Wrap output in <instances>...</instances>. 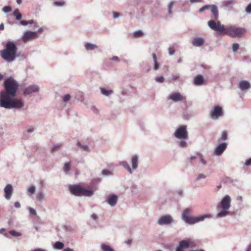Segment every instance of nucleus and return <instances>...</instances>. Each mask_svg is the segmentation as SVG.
Returning a JSON list of instances; mask_svg holds the SVG:
<instances>
[{
	"label": "nucleus",
	"mask_w": 251,
	"mask_h": 251,
	"mask_svg": "<svg viewBox=\"0 0 251 251\" xmlns=\"http://www.w3.org/2000/svg\"><path fill=\"white\" fill-rule=\"evenodd\" d=\"M4 90L1 92L0 99L12 96L15 97L16 92L18 89L19 85L18 82L12 77L6 79L4 82Z\"/></svg>",
	"instance_id": "nucleus-1"
},
{
	"label": "nucleus",
	"mask_w": 251,
	"mask_h": 251,
	"mask_svg": "<svg viewBox=\"0 0 251 251\" xmlns=\"http://www.w3.org/2000/svg\"><path fill=\"white\" fill-rule=\"evenodd\" d=\"M17 48L13 42H8L5 46V49L0 51V55L2 59L7 62L13 61L17 54Z\"/></svg>",
	"instance_id": "nucleus-2"
},
{
	"label": "nucleus",
	"mask_w": 251,
	"mask_h": 251,
	"mask_svg": "<svg viewBox=\"0 0 251 251\" xmlns=\"http://www.w3.org/2000/svg\"><path fill=\"white\" fill-rule=\"evenodd\" d=\"M14 97L6 96L2 99H0V106L5 108H21L23 102L21 100L12 99Z\"/></svg>",
	"instance_id": "nucleus-3"
},
{
	"label": "nucleus",
	"mask_w": 251,
	"mask_h": 251,
	"mask_svg": "<svg viewBox=\"0 0 251 251\" xmlns=\"http://www.w3.org/2000/svg\"><path fill=\"white\" fill-rule=\"evenodd\" d=\"M69 190L72 194L75 196L90 197L93 194V191L91 189H86L82 187L80 184L70 185Z\"/></svg>",
	"instance_id": "nucleus-4"
},
{
	"label": "nucleus",
	"mask_w": 251,
	"mask_h": 251,
	"mask_svg": "<svg viewBox=\"0 0 251 251\" xmlns=\"http://www.w3.org/2000/svg\"><path fill=\"white\" fill-rule=\"evenodd\" d=\"M246 32L245 28L237 27L235 25H231L226 28L224 33L229 36L234 37H241Z\"/></svg>",
	"instance_id": "nucleus-5"
},
{
	"label": "nucleus",
	"mask_w": 251,
	"mask_h": 251,
	"mask_svg": "<svg viewBox=\"0 0 251 251\" xmlns=\"http://www.w3.org/2000/svg\"><path fill=\"white\" fill-rule=\"evenodd\" d=\"M191 212V209L190 208L186 209L182 213L183 220L189 224H194L200 221H203L205 218H209L211 215L205 214L197 217H189V215Z\"/></svg>",
	"instance_id": "nucleus-6"
},
{
	"label": "nucleus",
	"mask_w": 251,
	"mask_h": 251,
	"mask_svg": "<svg viewBox=\"0 0 251 251\" xmlns=\"http://www.w3.org/2000/svg\"><path fill=\"white\" fill-rule=\"evenodd\" d=\"M208 25L211 29L220 33H224L226 28L224 25L221 24L220 21L210 20L208 22Z\"/></svg>",
	"instance_id": "nucleus-7"
},
{
	"label": "nucleus",
	"mask_w": 251,
	"mask_h": 251,
	"mask_svg": "<svg viewBox=\"0 0 251 251\" xmlns=\"http://www.w3.org/2000/svg\"><path fill=\"white\" fill-rule=\"evenodd\" d=\"M174 136L178 139H186L188 138L186 126L185 125L179 126L174 133Z\"/></svg>",
	"instance_id": "nucleus-8"
},
{
	"label": "nucleus",
	"mask_w": 251,
	"mask_h": 251,
	"mask_svg": "<svg viewBox=\"0 0 251 251\" xmlns=\"http://www.w3.org/2000/svg\"><path fill=\"white\" fill-rule=\"evenodd\" d=\"M206 9H210L211 12L212 13L211 18L213 20H217L219 17L218 10L217 6L215 5H206L203 7L199 10V12L201 13L203 12L204 10Z\"/></svg>",
	"instance_id": "nucleus-9"
},
{
	"label": "nucleus",
	"mask_w": 251,
	"mask_h": 251,
	"mask_svg": "<svg viewBox=\"0 0 251 251\" xmlns=\"http://www.w3.org/2000/svg\"><path fill=\"white\" fill-rule=\"evenodd\" d=\"M223 114L222 108L218 105H214L210 112L211 118L213 120L218 119Z\"/></svg>",
	"instance_id": "nucleus-10"
},
{
	"label": "nucleus",
	"mask_w": 251,
	"mask_h": 251,
	"mask_svg": "<svg viewBox=\"0 0 251 251\" xmlns=\"http://www.w3.org/2000/svg\"><path fill=\"white\" fill-rule=\"evenodd\" d=\"M194 246V243L190 240H183L179 242V246L176 248V251H183V249Z\"/></svg>",
	"instance_id": "nucleus-11"
},
{
	"label": "nucleus",
	"mask_w": 251,
	"mask_h": 251,
	"mask_svg": "<svg viewBox=\"0 0 251 251\" xmlns=\"http://www.w3.org/2000/svg\"><path fill=\"white\" fill-rule=\"evenodd\" d=\"M38 37L39 35L37 34V32L27 31L24 33L22 39L24 43H26L29 41L36 39Z\"/></svg>",
	"instance_id": "nucleus-12"
},
{
	"label": "nucleus",
	"mask_w": 251,
	"mask_h": 251,
	"mask_svg": "<svg viewBox=\"0 0 251 251\" xmlns=\"http://www.w3.org/2000/svg\"><path fill=\"white\" fill-rule=\"evenodd\" d=\"M231 199L230 197L226 195L222 200L220 202L221 208L223 210H227L230 206Z\"/></svg>",
	"instance_id": "nucleus-13"
},
{
	"label": "nucleus",
	"mask_w": 251,
	"mask_h": 251,
	"mask_svg": "<svg viewBox=\"0 0 251 251\" xmlns=\"http://www.w3.org/2000/svg\"><path fill=\"white\" fill-rule=\"evenodd\" d=\"M169 99L172 100L173 101L176 102L181 100H185L186 98L185 97L182 96L178 92H174L170 95L169 97Z\"/></svg>",
	"instance_id": "nucleus-14"
},
{
	"label": "nucleus",
	"mask_w": 251,
	"mask_h": 251,
	"mask_svg": "<svg viewBox=\"0 0 251 251\" xmlns=\"http://www.w3.org/2000/svg\"><path fill=\"white\" fill-rule=\"evenodd\" d=\"M39 90V87L35 85H31L27 87L24 91V95H28L34 92H37Z\"/></svg>",
	"instance_id": "nucleus-15"
},
{
	"label": "nucleus",
	"mask_w": 251,
	"mask_h": 251,
	"mask_svg": "<svg viewBox=\"0 0 251 251\" xmlns=\"http://www.w3.org/2000/svg\"><path fill=\"white\" fill-rule=\"evenodd\" d=\"M4 191L5 193V198L7 200H9L12 195L13 191V188L12 186L8 184H7L4 189Z\"/></svg>",
	"instance_id": "nucleus-16"
},
{
	"label": "nucleus",
	"mask_w": 251,
	"mask_h": 251,
	"mask_svg": "<svg viewBox=\"0 0 251 251\" xmlns=\"http://www.w3.org/2000/svg\"><path fill=\"white\" fill-rule=\"evenodd\" d=\"M227 147V144L223 143L218 146L214 151V153L217 155H221Z\"/></svg>",
	"instance_id": "nucleus-17"
},
{
	"label": "nucleus",
	"mask_w": 251,
	"mask_h": 251,
	"mask_svg": "<svg viewBox=\"0 0 251 251\" xmlns=\"http://www.w3.org/2000/svg\"><path fill=\"white\" fill-rule=\"evenodd\" d=\"M172 221V217L169 215H165L161 217L158 220V223L160 225L169 224Z\"/></svg>",
	"instance_id": "nucleus-18"
},
{
	"label": "nucleus",
	"mask_w": 251,
	"mask_h": 251,
	"mask_svg": "<svg viewBox=\"0 0 251 251\" xmlns=\"http://www.w3.org/2000/svg\"><path fill=\"white\" fill-rule=\"evenodd\" d=\"M204 42V40L201 38H194L192 40V44L196 47L202 46Z\"/></svg>",
	"instance_id": "nucleus-19"
},
{
	"label": "nucleus",
	"mask_w": 251,
	"mask_h": 251,
	"mask_svg": "<svg viewBox=\"0 0 251 251\" xmlns=\"http://www.w3.org/2000/svg\"><path fill=\"white\" fill-rule=\"evenodd\" d=\"M203 82V77L201 75H197L194 79V83L196 85H201Z\"/></svg>",
	"instance_id": "nucleus-20"
},
{
	"label": "nucleus",
	"mask_w": 251,
	"mask_h": 251,
	"mask_svg": "<svg viewBox=\"0 0 251 251\" xmlns=\"http://www.w3.org/2000/svg\"><path fill=\"white\" fill-rule=\"evenodd\" d=\"M239 86L242 90H245L250 88L251 85L248 81L243 80L240 82Z\"/></svg>",
	"instance_id": "nucleus-21"
},
{
	"label": "nucleus",
	"mask_w": 251,
	"mask_h": 251,
	"mask_svg": "<svg viewBox=\"0 0 251 251\" xmlns=\"http://www.w3.org/2000/svg\"><path fill=\"white\" fill-rule=\"evenodd\" d=\"M118 200V197L115 195L110 196L107 200L108 203L111 206L115 205Z\"/></svg>",
	"instance_id": "nucleus-22"
},
{
	"label": "nucleus",
	"mask_w": 251,
	"mask_h": 251,
	"mask_svg": "<svg viewBox=\"0 0 251 251\" xmlns=\"http://www.w3.org/2000/svg\"><path fill=\"white\" fill-rule=\"evenodd\" d=\"M132 167L133 169L137 168L138 166V157L137 155H134L131 158Z\"/></svg>",
	"instance_id": "nucleus-23"
},
{
	"label": "nucleus",
	"mask_w": 251,
	"mask_h": 251,
	"mask_svg": "<svg viewBox=\"0 0 251 251\" xmlns=\"http://www.w3.org/2000/svg\"><path fill=\"white\" fill-rule=\"evenodd\" d=\"M13 15L14 17H15V18L17 20H20L22 18V14L20 13L19 10L18 9H16L14 11Z\"/></svg>",
	"instance_id": "nucleus-24"
},
{
	"label": "nucleus",
	"mask_w": 251,
	"mask_h": 251,
	"mask_svg": "<svg viewBox=\"0 0 251 251\" xmlns=\"http://www.w3.org/2000/svg\"><path fill=\"white\" fill-rule=\"evenodd\" d=\"M85 47L86 50H93L97 48V46L92 44L86 43L85 45Z\"/></svg>",
	"instance_id": "nucleus-25"
},
{
	"label": "nucleus",
	"mask_w": 251,
	"mask_h": 251,
	"mask_svg": "<svg viewBox=\"0 0 251 251\" xmlns=\"http://www.w3.org/2000/svg\"><path fill=\"white\" fill-rule=\"evenodd\" d=\"M121 164L126 169L130 174H132V172L131 169L130 168V166H129L127 162L123 161L121 163Z\"/></svg>",
	"instance_id": "nucleus-26"
},
{
	"label": "nucleus",
	"mask_w": 251,
	"mask_h": 251,
	"mask_svg": "<svg viewBox=\"0 0 251 251\" xmlns=\"http://www.w3.org/2000/svg\"><path fill=\"white\" fill-rule=\"evenodd\" d=\"M152 56L153 57L154 63V70H156L159 68V65H158V64L157 63V57H156V54L154 53H152Z\"/></svg>",
	"instance_id": "nucleus-27"
},
{
	"label": "nucleus",
	"mask_w": 251,
	"mask_h": 251,
	"mask_svg": "<svg viewBox=\"0 0 251 251\" xmlns=\"http://www.w3.org/2000/svg\"><path fill=\"white\" fill-rule=\"evenodd\" d=\"M101 248L103 251H114L113 249L109 246L102 244Z\"/></svg>",
	"instance_id": "nucleus-28"
},
{
	"label": "nucleus",
	"mask_w": 251,
	"mask_h": 251,
	"mask_svg": "<svg viewBox=\"0 0 251 251\" xmlns=\"http://www.w3.org/2000/svg\"><path fill=\"white\" fill-rule=\"evenodd\" d=\"M64 244L61 242H56L54 245V248L58 250L62 249L64 247Z\"/></svg>",
	"instance_id": "nucleus-29"
},
{
	"label": "nucleus",
	"mask_w": 251,
	"mask_h": 251,
	"mask_svg": "<svg viewBox=\"0 0 251 251\" xmlns=\"http://www.w3.org/2000/svg\"><path fill=\"white\" fill-rule=\"evenodd\" d=\"M235 1L234 0H227L224 2V5L226 7H229L234 4Z\"/></svg>",
	"instance_id": "nucleus-30"
},
{
	"label": "nucleus",
	"mask_w": 251,
	"mask_h": 251,
	"mask_svg": "<svg viewBox=\"0 0 251 251\" xmlns=\"http://www.w3.org/2000/svg\"><path fill=\"white\" fill-rule=\"evenodd\" d=\"M100 90H101V93L103 95H105V96H108L113 93L112 90H106L102 88H100Z\"/></svg>",
	"instance_id": "nucleus-31"
},
{
	"label": "nucleus",
	"mask_w": 251,
	"mask_h": 251,
	"mask_svg": "<svg viewBox=\"0 0 251 251\" xmlns=\"http://www.w3.org/2000/svg\"><path fill=\"white\" fill-rule=\"evenodd\" d=\"M226 210H223V211L218 213L217 214V217H222L226 216L229 213V212Z\"/></svg>",
	"instance_id": "nucleus-32"
},
{
	"label": "nucleus",
	"mask_w": 251,
	"mask_h": 251,
	"mask_svg": "<svg viewBox=\"0 0 251 251\" xmlns=\"http://www.w3.org/2000/svg\"><path fill=\"white\" fill-rule=\"evenodd\" d=\"M71 169V164L70 162L68 163H65L64 167L63 170L66 173H68Z\"/></svg>",
	"instance_id": "nucleus-33"
},
{
	"label": "nucleus",
	"mask_w": 251,
	"mask_h": 251,
	"mask_svg": "<svg viewBox=\"0 0 251 251\" xmlns=\"http://www.w3.org/2000/svg\"><path fill=\"white\" fill-rule=\"evenodd\" d=\"M35 192V188L34 186H30L28 189V193L29 195H31L33 194Z\"/></svg>",
	"instance_id": "nucleus-34"
},
{
	"label": "nucleus",
	"mask_w": 251,
	"mask_h": 251,
	"mask_svg": "<svg viewBox=\"0 0 251 251\" xmlns=\"http://www.w3.org/2000/svg\"><path fill=\"white\" fill-rule=\"evenodd\" d=\"M53 4L55 6H61L64 5L65 2L64 1H54Z\"/></svg>",
	"instance_id": "nucleus-35"
},
{
	"label": "nucleus",
	"mask_w": 251,
	"mask_h": 251,
	"mask_svg": "<svg viewBox=\"0 0 251 251\" xmlns=\"http://www.w3.org/2000/svg\"><path fill=\"white\" fill-rule=\"evenodd\" d=\"M44 197V194H43V193L39 192L37 195L36 199H37V200H38L39 201H41L43 200Z\"/></svg>",
	"instance_id": "nucleus-36"
},
{
	"label": "nucleus",
	"mask_w": 251,
	"mask_h": 251,
	"mask_svg": "<svg viewBox=\"0 0 251 251\" xmlns=\"http://www.w3.org/2000/svg\"><path fill=\"white\" fill-rule=\"evenodd\" d=\"M143 33L142 31H141L140 30L135 31L133 34L135 38L140 37L142 36L143 35Z\"/></svg>",
	"instance_id": "nucleus-37"
},
{
	"label": "nucleus",
	"mask_w": 251,
	"mask_h": 251,
	"mask_svg": "<svg viewBox=\"0 0 251 251\" xmlns=\"http://www.w3.org/2000/svg\"><path fill=\"white\" fill-rule=\"evenodd\" d=\"M9 233L14 236H20L22 235L21 233L13 230L9 231Z\"/></svg>",
	"instance_id": "nucleus-38"
},
{
	"label": "nucleus",
	"mask_w": 251,
	"mask_h": 251,
	"mask_svg": "<svg viewBox=\"0 0 251 251\" xmlns=\"http://www.w3.org/2000/svg\"><path fill=\"white\" fill-rule=\"evenodd\" d=\"M11 10H12V8H11V7H10L9 6H5L3 7L2 8V11L5 13L9 12L11 11Z\"/></svg>",
	"instance_id": "nucleus-39"
},
{
	"label": "nucleus",
	"mask_w": 251,
	"mask_h": 251,
	"mask_svg": "<svg viewBox=\"0 0 251 251\" xmlns=\"http://www.w3.org/2000/svg\"><path fill=\"white\" fill-rule=\"evenodd\" d=\"M227 138V134L226 131H224L222 133L221 139L222 140H226Z\"/></svg>",
	"instance_id": "nucleus-40"
},
{
	"label": "nucleus",
	"mask_w": 251,
	"mask_h": 251,
	"mask_svg": "<svg viewBox=\"0 0 251 251\" xmlns=\"http://www.w3.org/2000/svg\"><path fill=\"white\" fill-rule=\"evenodd\" d=\"M77 145L80 147L83 150L88 151V147L86 145H81L80 143L79 142H77Z\"/></svg>",
	"instance_id": "nucleus-41"
},
{
	"label": "nucleus",
	"mask_w": 251,
	"mask_h": 251,
	"mask_svg": "<svg viewBox=\"0 0 251 251\" xmlns=\"http://www.w3.org/2000/svg\"><path fill=\"white\" fill-rule=\"evenodd\" d=\"M62 146V145L61 144H57L55 146H54L52 148V152H54V151H55L57 150H58L59 149H60V148Z\"/></svg>",
	"instance_id": "nucleus-42"
},
{
	"label": "nucleus",
	"mask_w": 251,
	"mask_h": 251,
	"mask_svg": "<svg viewBox=\"0 0 251 251\" xmlns=\"http://www.w3.org/2000/svg\"><path fill=\"white\" fill-rule=\"evenodd\" d=\"M155 80L157 82L162 83L164 81V78L163 76L156 77Z\"/></svg>",
	"instance_id": "nucleus-43"
},
{
	"label": "nucleus",
	"mask_w": 251,
	"mask_h": 251,
	"mask_svg": "<svg viewBox=\"0 0 251 251\" xmlns=\"http://www.w3.org/2000/svg\"><path fill=\"white\" fill-rule=\"evenodd\" d=\"M239 48V45L238 43H234L232 45V50L233 51L235 52Z\"/></svg>",
	"instance_id": "nucleus-44"
},
{
	"label": "nucleus",
	"mask_w": 251,
	"mask_h": 251,
	"mask_svg": "<svg viewBox=\"0 0 251 251\" xmlns=\"http://www.w3.org/2000/svg\"><path fill=\"white\" fill-rule=\"evenodd\" d=\"M173 4H174V2H171L169 5L168 12H169V14H171L172 13L171 11H172V9Z\"/></svg>",
	"instance_id": "nucleus-45"
},
{
	"label": "nucleus",
	"mask_w": 251,
	"mask_h": 251,
	"mask_svg": "<svg viewBox=\"0 0 251 251\" xmlns=\"http://www.w3.org/2000/svg\"><path fill=\"white\" fill-rule=\"evenodd\" d=\"M71 96L69 94L65 95L63 97V101L66 102L70 99Z\"/></svg>",
	"instance_id": "nucleus-46"
},
{
	"label": "nucleus",
	"mask_w": 251,
	"mask_h": 251,
	"mask_svg": "<svg viewBox=\"0 0 251 251\" xmlns=\"http://www.w3.org/2000/svg\"><path fill=\"white\" fill-rule=\"evenodd\" d=\"M29 211L30 213L33 215H36V212L35 210L31 207L29 208Z\"/></svg>",
	"instance_id": "nucleus-47"
},
{
	"label": "nucleus",
	"mask_w": 251,
	"mask_h": 251,
	"mask_svg": "<svg viewBox=\"0 0 251 251\" xmlns=\"http://www.w3.org/2000/svg\"><path fill=\"white\" fill-rule=\"evenodd\" d=\"M246 11L249 13H251V3L247 6Z\"/></svg>",
	"instance_id": "nucleus-48"
},
{
	"label": "nucleus",
	"mask_w": 251,
	"mask_h": 251,
	"mask_svg": "<svg viewBox=\"0 0 251 251\" xmlns=\"http://www.w3.org/2000/svg\"><path fill=\"white\" fill-rule=\"evenodd\" d=\"M187 145V143L185 141H181L179 142V146L181 147L184 148Z\"/></svg>",
	"instance_id": "nucleus-49"
},
{
	"label": "nucleus",
	"mask_w": 251,
	"mask_h": 251,
	"mask_svg": "<svg viewBox=\"0 0 251 251\" xmlns=\"http://www.w3.org/2000/svg\"><path fill=\"white\" fill-rule=\"evenodd\" d=\"M175 52V50L173 48H169V52L170 55H173Z\"/></svg>",
	"instance_id": "nucleus-50"
},
{
	"label": "nucleus",
	"mask_w": 251,
	"mask_h": 251,
	"mask_svg": "<svg viewBox=\"0 0 251 251\" xmlns=\"http://www.w3.org/2000/svg\"><path fill=\"white\" fill-rule=\"evenodd\" d=\"M102 173V174L104 175H108L110 174V172L107 170H103Z\"/></svg>",
	"instance_id": "nucleus-51"
},
{
	"label": "nucleus",
	"mask_w": 251,
	"mask_h": 251,
	"mask_svg": "<svg viewBox=\"0 0 251 251\" xmlns=\"http://www.w3.org/2000/svg\"><path fill=\"white\" fill-rule=\"evenodd\" d=\"M205 176L202 174H200L198 177H197V179H201V178H205Z\"/></svg>",
	"instance_id": "nucleus-52"
},
{
	"label": "nucleus",
	"mask_w": 251,
	"mask_h": 251,
	"mask_svg": "<svg viewBox=\"0 0 251 251\" xmlns=\"http://www.w3.org/2000/svg\"><path fill=\"white\" fill-rule=\"evenodd\" d=\"M20 24L23 25H28V22L27 21L22 20L21 21Z\"/></svg>",
	"instance_id": "nucleus-53"
},
{
	"label": "nucleus",
	"mask_w": 251,
	"mask_h": 251,
	"mask_svg": "<svg viewBox=\"0 0 251 251\" xmlns=\"http://www.w3.org/2000/svg\"><path fill=\"white\" fill-rule=\"evenodd\" d=\"M245 164H246L247 166L251 165V158H250V159H248V160L246 161Z\"/></svg>",
	"instance_id": "nucleus-54"
},
{
	"label": "nucleus",
	"mask_w": 251,
	"mask_h": 251,
	"mask_svg": "<svg viewBox=\"0 0 251 251\" xmlns=\"http://www.w3.org/2000/svg\"><path fill=\"white\" fill-rule=\"evenodd\" d=\"M190 2L193 3H195V2H201L202 1L201 0H190Z\"/></svg>",
	"instance_id": "nucleus-55"
},
{
	"label": "nucleus",
	"mask_w": 251,
	"mask_h": 251,
	"mask_svg": "<svg viewBox=\"0 0 251 251\" xmlns=\"http://www.w3.org/2000/svg\"><path fill=\"white\" fill-rule=\"evenodd\" d=\"M14 205L16 208H19L21 206L20 203L18 201L15 202Z\"/></svg>",
	"instance_id": "nucleus-56"
},
{
	"label": "nucleus",
	"mask_w": 251,
	"mask_h": 251,
	"mask_svg": "<svg viewBox=\"0 0 251 251\" xmlns=\"http://www.w3.org/2000/svg\"><path fill=\"white\" fill-rule=\"evenodd\" d=\"M91 217L94 219V220H97L98 219V216L96 214H93L92 215H91Z\"/></svg>",
	"instance_id": "nucleus-57"
},
{
	"label": "nucleus",
	"mask_w": 251,
	"mask_h": 251,
	"mask_svg": "<svg viewBox=\"0 0 251 251\" xmlns=\"http://www.w3.org/2000/svg\"><path fill=\"white\" fill-rule=\"evenodd\" d=\"M112 60L119 61V58L117 56H114L111 59Z\"/></svg>",
	"instance_id": "nucleus-58"
},
{
	"label": "nucleus",
	"mask_w": 251,
	"mask_h": 251,
	"mask_svg": "<svg viewBox=\"0 0 251 251\" xmlns=\"http://www.w3.org/2000/svg\"><path fill=\"white\" fill-rule=\"evenodd\" d=\"M120 14L119 13L117 12H114L113 14V16L114 18H118Z\"/></svg>",
	"instance_id": "nucleus-59"
},
{
	"label": "nucleus",
	"mask_w": 251,
	"mask_h": 251,
	"mask_svg": "<svg viewBox=\"0 0 251 251\" xmlns=\"http://www.w3.org/2000/svg\"><path fill=\"white\" fill-rule=\"evenodd\" d=\"M179 76L177 75H174L172 78L174 80H176L178 78Z\"/></svg>",
	"instance_id": "nucleus-60"
},
{
	"label": "nucleus",
	"mask_w": 251,
	"mask_h": 251,
	"mask_svg": "<svg viewBox=\"0 0 251 251\" xmlns=\"http://www.w3.org/2000/svg\"><path fill=\"white\" fill-rule=\"evenodd\" d=\"M43 31V28H40L36 32H37V34L39 35V34L42 33Z\"/></svg>",
	"instance_id": "nucleus-61"
},
{
	"label": "nucleus",
	"mask_w": 251,
	"mask_h": 251,
	"mask_svg": "<svg viewBox=\"0 0 251 251\" xmlns=\"http://www.w3.org/2000/svg\"><path fill=\"white\" fill-rule=\"evenodd\" d=\"M246 251H251V244L247 247Z\"/></svg>",
	"instance_id": "nucleus-62"
},
{
	"label": "nucleus",
	"mask_w": 251,
	"mask_h": 251,
	"mask_svg": "<svg viewBox=\"0 0 251 251\" xmlns=\"http://www.w3.org/2000/svg\"><path fill=\"white\" fill-rule=\"evenodd\" d=\"M200 160H201V162L203 164L205 165L206 164V161L201 157H200Z\"/></svg>",
	"instance_id": "nucleus-63"
},
{
	"label": "nucleus",
	"mask_w": 251,
	"mask_h": 251,
	"mask_svg": "<svg viewBox=\"0 0 251 251\" xmlns=\"http://www.w3.org/2000/svg\"><path fill=\"white\" fill-rule=\"evenodd\" d=\"M63 251H74L73 249L68 248L64 249Z\"/></svg>",
	"instance_id": "nucleus-64"
}]
</instances>
